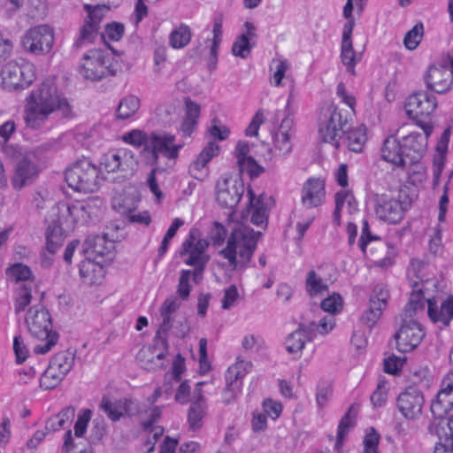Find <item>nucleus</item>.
I'll return each mask as SVG.
<instances>
[{
  "mask_svg": "<svg viewBox=\"0 0 453 453\" xmlns=\"http://www.w3.org/2000/svg\"><path fill=\"white\" fill-rule=\"evenodd\" d=\"M411 204V198L405 190H400L397 199L387 195H377L374 205L375 214L380 220L397 224L403 219L405 211Z\"/></svg>",
  "mask_w": 453,
  "mask_h": 453,
  "instance_id": "obj_4",
  "label": "nucleus"
},
{
  "mask_svg": "<svg viewBox=\"0 0 453 453\" xmlns=\"http://www.w3.org/2000/svg\"><path fill=\"white\" fill-rule=\"evenodd\" d=\"M334 326V319L332 316L325 317L319 321V324L312 322L308 326H300V327L295 332L290 334V337H298V340L302 338L311 340V338L317 337L318 333L320 335L326 334Z\"/></svg>",
  "mask_w": 453,
  "mask_h": 453,
  "instance_id": "obj_30",
  "label": "nucleus"
},
{
  "mask_svg": "<svg viewBox=\"0 0 453 453\" xmlns=\"http://www.w3.org/2000/svg\"><path fill=\"white\" fill-rule=\"evenodd\" d=\"M219 152V146L214 142H209L199 153L196 159L188 168L190 175L196 180H203L208 175L207 164Z\"/></svg>",
  "mask_w": 453,
  "mask_h": 453,
  "instance_id": "obj_26",
  "label": "nucleus"
},
{
  "mask_svg": "<svg viewBox=\"0 0 453 453\" xmlns=\"http://www.w3.org/2000/svg\"><path fill=\"white\" fill-rule=\"evenodd\" d=\"M32 298L31 288L24 284L18 290V296L16 298L15 311L19 312L26 309L30 303Z\"/></svg>",
  "mask_w": 453,
  "mask_h": 453,
  "instance_id": "obj_60",
  "label": "nucleus"
},
{
  "mask_svg": "<svg viewBox=\"0 0 453 453\" xmlns=\"http://www.w3.org/2000/svg\"><path fill=\"white\" fill-rule=\"evenodd\" d=\"M321 309L331 314H334L341 311L342 307V298L341 295L334 293L332 296L325 298L321 302Z\"/></svg>",
  "mask_w": 453,
  "mask_h": 453,
  "instance_id": "obj_58",
  "label": "nucleus"
},
{
  "mask_svg": "<svg viewBox=\"0 0 453 453\" xmlns=\"http://www.w3.org/2000/svg\"><path fill=\"white\" fill-rule=\"evenodd\" d=\"M38 167L31 159V154L24 155L15 166L12 184L15 189H21L32 184L38 175Z\"/></svg>",
  "mask_w": 453,
  "mask_h": 453,
  "instance_id": "obj_22",
  "label": "nucleus"
},
{
  "mask_svg": "<svg viewBox=\"0 0 453 453\" xmlns=\"http://www.w3.org/2000/svg\"><path fill=\"white\" fill-rule=\"evenodd\" d=\"M242 383L234 382L226 380V388L222 392V402L225 404H231L235 402L242 392Z\"/></svg>",
  "mask_w": 453,
  "mask_h": 453,
  "instance_id": "obj_55",
  "label": "nucleus"
},
{
  "mask_svg": "<svg viewBox=\"0 0 453 453\" xmlns=\"http://www.w3.org/2000/svg\"><path fill=\"white\" fill-rule=\"evenodd\" d=\"M305 288L311 296H315L326 291L328 286L314 270H311L307 273Z\"/></svg>",
  "mask_w": 453,
  "mask_h": 453,
  "instance_id": "obj_44",
  "label": "nucleus"
},
{
  "mask_svg": "<svg viewBox=\"0 0 453 453\" xmlns=\"http://www.w3.org/2000/svg\"><path fill=\"white\" fill-rule=\"evenodd\" d=\"M262 236L260 231L241 226L230 234L225 249L220 251L229 265L237 271L246 269L256 250L258 239Z\"/></svg>",
  "mask_w": 453,
  "mask_h": 453,
  "instance_id": "obj_2",
  "label": "nucleus"
},
{
  "mask_svg": "<svg viewBox=\"0 0 453 453\" xmlns=\"http://www.w3.org/2000/svg\"><path fill=\"white\" fill-rule=\"evenodd\" d=\"M77 351V348L70 347L65 351L58 352L51 359L50 365L66 375L74 364Z\"/></svg>",
  "mask_w": 453,
  "mask_h": 453,
  "instance_id": "obj_37",
  "label": "nucleus"
},
{
  "mask_svg": "<svg viewBox=\"0 0 453 453\" xmlns=\"http://www.w3.org/2000/svg\"><path fill=\"white\" fill-rule=\"evenodd\" d=\"M92 411L89 409L82 410L77 418L74 425V434L76 437H82L87 430L88 424L91 419Z\"/></svg>",
  "mask_w": 453,
  "mask_h": 453,
  "instance_id": "obj_59",
  "label": "nucleus"
},
{
  "mask_svg": "<svg viewBox=\"0 0 453 453\" xmlns=\"http://www.w3.org/2000/svg\"><path fill=\"white\" fill-rule=\"evenodd\" d=\"M431 434L438 437L434 453H451L453 451V417L448 420L432 421L428 426Z\"/></svg>",
  "mask_w": 453,
  "mask_h": 453,
  "instance_id": "obj_21",
  "label": "nucleus"
},
{
  "mask_svg": "<svg viewBox=\"0 0 453 453\" xmlns=\"http://www.w3.org/2000/svg\"><path fill=\"white\" fill-rule=\"evenodd\" d=\"M26 323L31 335L38 340H57L58 334L50 330V319L43 308H31L26 317Z\"/></svg>",
  "mask_w": 453,
  "mask_h": 453,
  "instance_id": "obj_11",
  "label": "nucleus"
},
{
  "mask_svg": "<svg viewBox=\"0 0 453 453\" xmlns=\"http://www.w3.org/2000/svg\"><path fill=\"white\" fill-rule=\"evenodd\" d=\"M191 35L190 27L181 24L169 35V44L173 49H182L189 43Z\"/></svg>",
  "mask_w": 453,
  "mask_h": 453,
  "instance_id": "obj_41",
  "label": "nucleus"
},
{
  "mask_svg": "<svg viewBox=\"0 0 453 453\" xmlns=\"http://www.w3.org/2000/svg\"><path fill=\"white\" fill-rule=\"evenodd\" d=\"M140 108V100L137 96L129 95L122 98L116 110L119 119H127L134 116Z\"/></svg>",
  "mask_w": 453,
  "mask_h": 453,
  "instance_id": "obj_39",
  "label": "nucleus"
},
{
  "mask_svg": "<svg viewBox=\"0 0 453 453\" xmlns=\"http://www.w3.org/2000/svg\"><path fill=\"white\" fill-rule=\"evenodd\" d=\"M347 146L349 150L354 152H361L366 142V133L364 127H360L352 130H346Z\"/></svg>",
  "mask_w": 453,
  "mask_h": 453,
  "instance_id": "obj_42",
  "label": "nucleus"
},
{
  "mask_svg": "<svg viewBox=\"0 0 453 453\" xmlns=\"http://www.w3.org/2000/svg\"><path fill=\"white\" fill-rule=\"evenodd\" d=\"M109 58L100 49L88 50L82 58L81 74L87 80L99 81L109 73Z\"/></svg>",
  "mask_w": 453,
  "mask_h": 453,
  "instance_id": "obj_9",
  "label": "nucleus"
},
{
  "mask_svg": "<svg viewBox=\"0 0 453 453\" xmlns=\"http://www.w3.org/2000/svg\"><path fill=\"white\" fill-rule=\"evenodd\" d=\"M333 388L331 383L327 381H319L317 386L316 401L319 408H323L328 400V396L332 394Z\"/></svg>",
  "mask_w": 453,
  "mask_h": 453,
  "instance_id": "obj_63",
  "label": "nucleus"
},
{
  "mask_svg": "<svg viewBox=\"0 0 453 453\" xmlns=\"http://www.w3.org/2000/svg\"><path fill=\"white\" fill-rule=\"evenodd\" d=\"M139 406L142 408V414H137L142 419V426L144 430H149L155 422L161 416V409L157 406H155L150 409H147L144 404H140Z\"/></svg>",
  "mask_w": 453,
  "mask_h": 453,
  "instance_id": "obj_53",
  "label": "nucleus"
},
{
  "mask_svg": "<svg viewBox=\"0 0 453 453\" xmlns=\"http://www.w3.org/2000/svg\"><path fill=\"white\" fill-rule=\"evenodd\" d=\"M423 404V395L414 387L406 388L397 397V408L406 418L412 419L419 416Z\"/></svg>",
  "mask_w": 453,
  "mask_h": 453,
  "instance_id": "obj_19",
  "label": "nucleus"
},
{
  "mask_svg": "<svg viewBox=\"0 0 453 453\" xmlns=\"http://www.w3.org/2000/svg\"><path fill=\"white\" fill-rule=\"evenodd\" d=\"M427 314L434 323H441L447 326L449 325L450 320L453 319V296H449L443 301L440 306L437 307L436 301L434 298L427 297Z\"/></svg>",
  "mask_w": 453,
  "mask_h": 453,
  "instance_id": "obj_27",
  "label": "nucleus"
},
{
  "mask_svg": "<svg viewBox=\"0 0 453 453\" xmlns=\"http://www.w3.org/2000/svg\"><path fill=\"white\" fill-rule=\"evenodd\" d=\"M206 403L192 402L188 412V421L192 430L199 429L202 426V420L205 415Z\"/></svg>",
  "mask_w": 453,
  "mask_h": 453,
  "instance_id": "obj_48",
  "label": "nucleus"
},
{
  "mask_svg": "<svg viewBox=\"0 0 453 453\" xmlns=\"http://www.w3.org/2000/svg\"><path fill=\"white\" fill-rule=\"evenodd\" d=\"M453 410V372H449L441 380L436 399L431 404L434 420H444L443 417Z\"/></svg>",
  "mask_w": 453,
  "mask_h": 453,
  "instance_id": "obj_17",
  "label": "nucleus"
},
{
  "mask_svg": "<svg viewBox=\"0 0 453 453\" xmlns=\"http://www.w3.org/2000/svg\"><path fill=\"white\" fill-rule=\"evenodd\" d=\"M389 298V291L383 283L376 284L370 296V304H375L380 310H385Z\"/></svg>",
  "mask_w": 453,
  "mask_h": 453,
  "instance_id": "obj_51",
  "label": "nucleus"
},
{
  "mask_svg": "<svg viewBox=\"0 0 453 453\" xmlns=\"http://www.w3.org/2000/svg\"><path fill=\"white\" fill-rule=\"evenodd\" d=\"M21 43L25 50L31 54H47L54 43L53 29L47 25L35 26L25 33Z\"/></svg>",
  "mask_w": 453,
  "mask_h": 453,
  "instance_id": "obj_7",
  "label": "nucleus"
},
{
  "mask_svg": "<svg viewBox=\"0 0 453 453\" xmlns=\"http://www.w3.org/2000/svg\"><path fill=\"white\" fill-rule=\"evenodd\" d=\"M167 354V342H150L139 350L137 360L142 368L155 370L163 367Z\"/></svg>",
  "mask_w": 453,
  "mask_h": 453,
  "instance_id": "obj_16",
  "label": "nucleus"
},
{
  "mask_svg": "<svg viewBox=\"0 0 453 453\" xmlns=\"http://www.w3.org/2000/svg\"><path fill=\"white\" fill-rule=\"evenodd\" d=\"M197 235L196 229L190 230L188 238L182 243L180 257L187 256L184 260L187 265H203L209 262L210 257L205 253L209 242L198 238Z\"/></svg>",
  "mask_w": 453,
  "mask_h": 453,
  "instance_id": "obj_10",
  "label": "nucleus"
},
{
  "mask_svg": "<svg viewBox=\"0 0 453 453\" xmlns=\"http://www.w3.org/2000/svg\"><path fill=\"white\" fill-rule=\"evenodd\" d=\"M422 132L411 131L402 136L401 142L405 150V157L412 165L421 159L427 149V140L433 132L431 121L418 120Z\"/></svg>",
  "mask_w": 453,
  "mask_h": 453,
  "instance_id": "obj_5",
  "label": "nucleus"
},
{
  "mask_svg": "<svg viewBox=\"0 0 453 453\" xmlns=\"http://www.w3.org/2000/svg\"><path fill=\"white\" fill-rule=\"evenodd\" d=\"M370 430L371 431L366 434L364 439V453H378L380 435L376 433L374 428L372 427Z\"/></svg>",
  "mask_w": 453,
  "mask_h": 453,
  "instance_id": "obj_64",
  "label": "nucleus"
},
{
  "mask_svg": "<svg viewBox=\"0 0 453 453\" xmlns=\"http://www.w3.org/2000/svg\"><path fill=\"white\" fill-rule=\"evenodd\" d=\"M250 196V221L257 226H261L264 230L266 229L269 217V203L272 202V196H268L265 194H261L257 199L255 198V195L252 189L248 190Z\"/></svg>",
  "mask_w": 453,
  "mask_h": 453,
  "instance_id": "obj_24",
  "label": "nucleus"
},
{
  "mask_svg": "<svg viewBox=\"0 0 453 453\" xmlns=\"http://www.w3.org/2000/svg\"><path fill=\"white\" fill-rule=\"evenodd\" d=\"M354 411V405H351L348 412L342 417L338 426L337 441L335 442V449H339L343 442L345 435L349 430L353 427L354 421L350 418L351 411Z\"/></svg>",
  "mask_w": 453,
  "mask_h": 453,
  "instance_id": "obj_52",
  "label": "nucleus"
},
{
  "mask_svg": "<svg viewBox=\"0 0 453 453\" xmlns=\"http://www.w3.org/2000/svg\"><path fill=\"white\" fill-rule=\"evenodd\" d=\"M426 334L420 323L416 320L404 321L394 334V340H423Z\"/></svg>",
  "mask_w": 453,
  "mask_h": 453,
  "instance_id": "obj_35",
  "label": "nucleus"
},
{
  "mask_svg": "<svg viewBox=\"0 0 453 453\" xmlns=\"http://www.w3.org/2000/svg\"><path fill=\"white\" fill-rule=\"evenodd\" d=\"M150 142L153 157L157 159L162 155L169 160H175L179 157V151L183 147L182 142H176L173 134L162 132L152 133L150 136Z\"/></svg>",
  "mask_w": 453,
  "mask_h": 453,
  "instance_id": "obj_18",
  "label": "nucleus"
},
{
  "mask_svg": "<svg viewBox=\"0 0 453 453\" xmlns=\"http://www.w3.org/2000/svg\"><path fill=\"white\" fill-rule=\"evenodd\" d=\"M238 165L240 172H247L251 178L257 177L264 172V168L252 157L244 159V162H239Z\"/></svg>",
  "mask_w": 453,
  "mask_h": 453,
  "instance_id": "obj_61",
  "label": "nucleus"
},
{
  "mask_svg": "<svg viewBox=\"0 0 453 453\" xmlns=\"http://www.w3.org/2000/svg\"><path fill=\"white\" fill-rule=\"evenodd\" d=\"M325 184L320 179H309L302 190V203L307 208L320 205L325 197Z\"/></svg>",
  "mask_w": 453,
  "mask_h": 453,
  "instance_id": "obj_28",
  "label": "nucleus"
},
{
  "mask_svg": "<svg viewBox=\"0 0 453 453\" xmlns=\"http://www.w3.org/2000/svg\"><path fill=\"white\" fill-rule=\"evenodd\" d=\"M84 9L88 12L85 20L100 28V23L104 15L108 12L109 7L105 4L91 5L86 4H84Z\"/></svg>",
  "mask_w": 453,
  "mask_h": 453,
  "instance_id": "obj_50",
  "label": "nucleus"
},
{
  "mask_svg": "<svg viewBox=\"0 0 453 453\" xmlns=\"http://www.w3.org/2000/svg\"><path fill=\"white\" fill-rule=\"evenodd\" d=\"M388 388L384 380L379 381L376 390L372 394L370 399L374 407H381L387 401Z\"/></svg>",
  "mask_w": 453,
  "mask_h": 453,
  "instance_id": "obj_62",
  "label": "nucleus"
},
{
  "mask_svg": "<svg viewBox=\"0 0 453 453\" xmlns=\"http://www.w3.org/2000/svg\"><path fill=\"white\" fill-rule=\"evenodd\" d=\"M382 311L383 310H380V307L375 306V304H370L368 311L362 316V323L366 326L367 332L365 331L362 334H358L357 332H355L353 337L364 338L365 340L374 337L375 335L372 334V330L377 321L380 319Z\"/></svg>",
  "mask_w": 453,
  "mask_h": 453,
  "instance_id": "obj_36",
  "label": "nucleus"
},
{
  "mask_svg": "<svg viewBox=\"0 0 453 453\" xmlns=\"http://www.w3.org/2000/svg\"><path fill=\"white\" fill-rule=\"evenodd\" d=\"M414 290L411 294L409 303L405 307V313L412 317L418 310H423L425 306V296L423 288H418L417 282L413 283Z\"/></svg>",
  "mask_w": 453,
  "mask_h": 453,
  "instance_id": "obj_45",
  "label": "nucleus"
},
{
  "mask_svg": "<svg viewBox=\"0 0 453 453\" xmlns=\"http://www.w3.org/2000/svg\"><path fill=\"white\" fill-rule=\"evenodd\" d=\"M99 36V27L95 25L84 21L79 31L77 39L73 42V48L80 50L93 43Z\"/></svg>",
  "mask_w": 453,
  "mask_h": 453,
  "instance_id": "obj_38",
  "label": "nucleus"
},
{
  "mask_svg": "<svg viewBox=\"0 0 453 453\" xmlns=\"http://www.w3.org/2000/svg\"><path fill=\"white\" fill-rule=\"evenodd\" d=\"M294 119L288 116L284 118L278 132L274 134V148L282 155L288 154L292 150L291 138L294 135Z\"/></svg>",
  "mask_w": 453,
  "mask_h": 453,
  "instance_id": "obj_31",
  "label": "nucleus"
},
{
  "mask_svg": "<svg viewBox=\"0 0 453 453\" xmlns=\"http://www.w3.org/2000/svg\"><path fill=\"white\" fill-rule=\"evenodd\" d=\"M4 87L8 90L24 89L35 80L33 65L28 63L10 61L2 70Z\"/></svg>",
  "mask_w": 453,
  "mask_h": 453,
  "instance_id": "obj_6",
  "label": "nucleus"
},
{
  "mask_svg": "<svg viewBox=\"0 0 453 453\" xmlns=\"http://www.w3.org/2000/svg\"><path fill=\"white\" fill-rule=\"evenodd\" d=\"M425 82L429 89L446 93L453 83V71L447 65H432L426 73Z\"/></svg>",
  "mask_w": 453,
  "mask_h": 453,
  "instance_id": "obj_20",
  "label": "nucleus"
},
{
  "mask_svg": "<svg viewBox=\"0 0 453 453\" xmlns=\"http://www.w3.org/2000/svg\"><path fill=\"white\" fill-rule=\"evenodd\" d=\"M437 107V100L434 95L426 91H418L411 95L405 103L406 114L416 121H430V116Z\"/></svg>",
  "mask_w": 453,
  "mask_h": 453,
  "instance_id": "obj_8",
  "label": "nucleus"
},
{
  "mask_svg": "<svg viewBox=\"0 0 453 453\" xmlns=\"http://www.w3.org/2000/svg\"><path fill=\"white\" fill-rule=\"evenodd\" d=\"M99 408L113 422L119 421L125 415L134 416L142 414L138 403L127 398L112 401L109 396L104 395L100 401Z\"/></svg>",
  "mask_w": 453,
  "mask_h": 453,
  "instance_id": "obj_13",
  "label": "nucleus"
},
{
  "mask_svg": "<svg viewBox=\"0 0 453 453\" xmlns=\"http://www.w3.org/2000/svg\"><path fill=\"white\" fill-rule=\"evenodd\" d=\"M216 199L218 203L227 209H234L244 193V185L241 180L224 177L217 182Z\"/></svg>",
  "mask_w": 453,
  "mask_h": 453,
  "instance_id": "obj_12",
  "label": "nucleus"
},
{
  "mask_svg": "<svg viewBox=\"0 0 453 453\" xmlns=\"http://www.w3.org/2000/svg\"><path fill=\"white\" fill-rule=\"evenodd\" d=\"M64 222L60 218L54 217L46 229V249L50 254H55L65 241Z\"/></svg>",
  "mask_w": 453,
  "mask_h": 453,
  "instance_id": "obj_32",
  "label": "nucleus"
},
{
  "mask_svg": "<svg viewBox=\"0 0 453 453\" xmlns=\"http://www.w3.org/2000/svg\"><path fill=\"white\" fill-rule=\"evenodd\" d=\"M162 322L157 331L158 340H165L168 337L184 338L188 331V326L186 322H176L173 317H161Z\"/></svg>",
  "mask_w": 453,
  "mask_h": 453,
  "instance_id": "obj_33",
  "label": "nucleus"
},
{
  "mask_svg": "<svg viewBox=\"0 0 453 453\" xmlns=\"http://www.w3.org/2000/svg\"><path fill=\"white\" fill-rule=\"evenodd\" d=\"M65 181L74 190L94 192L98 188V169L88 159L78 160L65 171Z\"/></svg>",
  "mask_w": 453,
  "mask_h": 453,
  "instance_id": "obj_3",
  "label": "nucleus"
},
{
  "mask_svg": "<svg viewBox=\"0 0 453 453\" xmlns=\"http://www.w3.org/2000/svg\"><path fill=\"white\" fill-rule=\"evenodd\" d=\"M424 27L422 23L416 24L404 36L403 44L408 50H415L423 37Z\"/></svg>",
  "mask_w": 453,
  "mask_h": 453,
  "instance_id": "obj_54",
  "label": "nucleus"
},
{
  "mask_svg": "<svg viewBox=\"0 0 453 453\" xmlns=\"http://www.w3.org/2000/svg\"><path fill=\"white\" fill-rule=\"evenodd\" d=\"M6 274L9 279L15 283L18 282H27L33 280V273L31 269L21 263H16L6 271Z\"/></svg>",
  "mask_w": 453,
  "mask_h": 453,
  "instance_id": "obj_47",
  "label": "nucleus"
},
{
  "mask_svg": "<svg viewBox=\"0 0 453 453\" xmlns=\"http://www.w3.org/2000/svg\"><path fill=\"white\" fill-rule=\"evenodd\" d=\"M252 364L237 357L236 363L228 367L226 372V380L242 383V379L251 369Z\"/></svg>",
  "mask_w": 453,
  "mask_h": 453,
  "instance_id": "obj_43",
  "label": "nucleus"
},
{
  "mask_svg": "<svg viewBox=\"0 0 453 453\" xmlns=\"http://www.w3.org/2000/svg\"><path fill=\"white\" fill-rule=\"evenodd\" d=\"M253 42L244 36H237L232 46V53L239 58H246L253 48Z\"/></svg>",
  "mask_w": 453,
  "mask_h": 453,
  "instance_id": "obj_56",
  "label": "nucleus"
},
{
  "mask_svg": "<svg viewBox=\"0 0 453 453\" xmlns=\"http://www.w3.org/2000/svg\"><path fill=\"white\" fill-rule=\"evenodd\" d=\"M53 113L61 118L73 116V107L68 99L58 92L52 81H46L30 93L24 108L23 118L27 127L37 130L45 126Z\"/></svg>",
  "mask_w": 453,
  "mask_h": 453,
  "instance_id": "obj_1",
  "label": "nucleus"
},
{
  "mask_svg": "<svg viewBox=\"0 0 453 453\" xmlns=\"http://www.w3.org/2000/svg\"><path fill=\"white\" fill-rule=\"evenodd\" d=\"M136 160L134 153L126 149L110 151L104 154L100 161V167L107 173H133Z\"/></svg>",
  "mask_w": 453,
  "mask_h": 453,
  "instance_id": "obj_14",
  "label": "nucleus"
},
{
  "mask_svg": "<svg viewBox=\"0 0 453 453\" xmlns=\"http://www.w3.org/2000/svg\"><path fill=\"white\" fill-rule=\"evenodd\" d=\"M80 275L84 283L99 285L104 279V270L99 263H94L89 257L80 265Z\"/></svg>",
  "mask_w": 453,
  "mask_h": 453,
  "instance_id": "obj_34",
  "label": "nucleus"
},
{
  "mask_svg": "<svg viewBox=\"0 0 453 453\" xmlns=\"http://www.w3.org/2000/svg\"><path fill=\"white\" fill-rule=\"evenodd\" d=\"M355 21L349 20L343 27L341 58L342 64L346 66L347 71L351 74L355 73V65L360 61V57L357 55L353 49L352 32Z\"/></svg>",
  "mask_w": 453,
  "mask_h": 453,
  "instance_id": "obj_25",
  "label": "nucleus"
},
{
  "mask_svg": "<svg viewBox=\"0 0 453 453\" xmlns=\"http://www.w3.org/2000/svg\"><path fill=\"white\" fill-rule=\"evenodd\" d=\"M405 152L401 141L395 135H390L383 142L381 157L394 166L404 169L411 166L408 158L405 157Z\"/></svg>",
  "mask_w": 453,
  "mask_h": 453,
  "instance_id": "obj_23",
  "label": "nucleus"
},
{
  "mask_svg": "<svg viewBox=\"0 0 453 453\" xmlns=\"http://www.w3.org/2000/svg\"><path fill=\"white\" fill-rule=\"evenodd\" d=\"M88 203L83 201H76L70 204L61 203L52 209L53 217L60 218L66 227H73L75 224L88 221Z\"/></svg>",
  "mask_w": 453,
  "mask_h": 453,
  "instance_id": "obj_15",
  "label": "nucleus"
},
{
  "mask_svg": "<svg viewBox=\"0 0 453 453\" xmlns=\"http://www.w3.org/2000/svg\"><path fill=\"white\" fill-rule=\"evenodd\" d=\"M322 119L326 120L328 125H331L333 129H339V131L345 134L348 129V119L346 115H343L341 110L330 106L323 113Z\"/></svg>",
  "mask_w": 453,
  "mask_h": 453,
  "instance_id": "obj_40",
  "label": "nucleus"
},
{
  "mask_svg": "<svg viewBox=\"0 0 453 453\" xmlns=\"http://www.w3.org/2000/svg\"><path fill=\"white\" fill-rule=\"evenodd\" d=\"M451 134V128L450 127H448L441 135L440 140L438 141V143L436 145V151L441 157V162L439 163L438 169L434 173L436 176H439L441 172V166L443 165V159L448 150V145L449 142V137Z\"/></svg>",
  "mask_w": 453,
  "mask_h": 453,
  "instance_id": "obj_57",
  "label": "nucleus"
},
{
  "mask_svg": "<svg viewBox=\"0 0 453 453\" xmlns=\"http://www.w3.org/2000/svg\"><path fill=\"white\" fill-rule=\"evenodd\" d=\"M112 249L113 243L106 240V234L89 235L83 243L82 252L88 258L96 259L97 257L109 255Z\"/></svg>",
  "mask_w": 453,
  "mask_h": 453,
  "instance_id": "obj_29",
  "label": "nucleus"
},
{
  "mask_svg": "<svg viewBox=\"0 0 453 453\" xmlns=\"http://www.w3.org/2000/svg\"><path fill=\"white\" fill-rule=\"evenodd\" d=\"M319 133L323 142H329L336 148L339 147L340 140L343 135L339 129H333V127L328 125V123L322 118L319 121Z\"/></svg>",
  "mask_w": 453,
  "mask_h": 453,
  "instance_id": "obj_46",
  "label": "nucleus"
},
{
  "mask_svg": "<svg viewBox=\"0 0 453 453\" xmlns=\"http://www.w3.org/2000/svg\"><path fill=\"white\" fill-rule=\"evenodd\" d=\"M65 376V373L49 365L48 368L42 375L40 385L45 389H52L56 388Z\"/></svg>",
  "mask_w": 453,
  "mask_h": 453,
  "instance_id": "obj_49",
  "label": "nucleus"
}]
</instances>
